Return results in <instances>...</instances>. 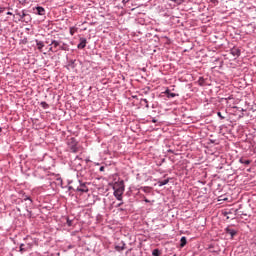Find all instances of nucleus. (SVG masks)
<instances>
[{
  "instance_id": "6e6552de",
  "label": "nucleus",
  "mask_w": 256,
  "mask_h": 256,
  "mask_svg": "<svg viewBox=\"0 0 256 256\" xmlns=\"http://www.w3.org/2000/svg\"><path fill=\"white\" fill-rule=\"evenodd\" d=\"M231 54L233 55V57L237 58L241 55V50L234 47L231 49Z\"/></svg>"
},
{
  "instance_id": "4468645a",
  "label": "nucleus",
  "mask_w": 256,
  "mask_h": 256,
  "mask_svg": "<svg viewBox=\"0 0 256 256\" xmlns=\"http://www.w3.org/2000/svg\"><path fill=\"white\" fill-rule=\"evenodd\" d=\"M168 183H169V178H167L165 180L158 181L159 187H163V186L167 185Z\"/></svg>"
},
{
  "instance_id": "473e14b6",
  "label": "nucleus",
  "mask_w": 256,
  "mask_h": 256,
  "mask_svg": "<svg viewBox=\"0 0 256 256\" xmlns=\"http://www.w3.org/2000/svg\"><path fill=\"white\" fill-rule=\"evenodd\" d=\"M121 205H123V200L116 207H121Z\"/></svg>"
},
{
  "instance_id": "4c0bfd02",
  "label": "nucleus",
  "mask_w": 256,
  "mask_h": 256,
  "mask_svg": "<svg viewBox=\"0 0 256 256\" xmlns=\"http://www.w3.org/2000/svg\"><path fill=\"white\" fill-rule=\"evenodd\" d=\"M168 153H173V150H168Z\"/></svg>"
},
{
  "instance_id": "412c9836",
  "label": "nucleus",
  "mask_w": 256,
  "mask_h": 256,
  "mask_svg": "<svg viewBox=\"0 0 256 256\" xmlns=\"http://www.w3.org/2000/svg\"><path fill=\"white\" fill-rule=\"evenodd\" d=\"M40 105L43 109H47L49 107V104H47V102H41Z\"/></svg>"
},
{
  "instance_id": "a19ab883",
  "label": "nucleus",
  "mask_w": 256,
  "mask_h": 256,
  "mask_svg": "<svg viewBox=\"0 0 256 256\" xmlns=\"http://www.w3.org/2000/svg\"><path fill=\"white\" fill-rule=\"evenodd\" d=\"M174 256H177V255H174Z\"/></svg>"
},
{
  "instance_id": "dca6fc26",
  "label": "nucleus",
  "mask_w": 256,
  "mask_h": 256,
  "mask_svg": "<svg viewBox=\"0 0 256 256\" xmlns=\"http://www.w3.org/2000/svg\"><path fill=\"white\" fill-rule=\"evenodd\" d=\"M27 251V249L25 248V244H20V247H19V252L21 254L25 253Z\"/></svg>"
},
{
  "instance_id": "5701e85b",
  "label": "nucleus",
  "mask_w": 256,
  "mask_h": 256,
  "mask_svg": "<svg viewBox=\"0 0 256 256\" xmlns=\"http://www.w3.org/2000/svg\"><path fill=\"white\" fill-rule=\"evenodd\" d=\"M217 115L219 116L220 119H225V116H223L221 112H217Z\"/></svg>"
},
{
  "instance_id": "1a4fd4ad",
  "label": "nucleus",
  "mask_w": 256,
  "mask_h": 256,
  "mask_svg": "<svg viewBox=\"0 0 256 256\" xmlns=\"http://www.w3.org/2000/svg\"><path fill=\"white\" fill-rule=\"evenodd\" d=\"M165 95H167L168 99H173L174 97H179V94L173 93L169 89H167L165 91Z\"/></svg>"
},
{
  "instance_id": "a211bd4d",
  "label": "nucleus",
  "mask_w": 256,
  "mask_h": 256,
  "mask_svg": "<svg viewBox=\"0 0 256 256\" xmlns=\"http://www.w3.org/2000/svg\"><path fill=\"white\" fill-rule=\"evenodd\" d=\"M24 22H25V23L31 22V15L26 14V16L24 17Z\"/></svg>"
},
{
  "instance_id": "ddd939ff",
  "label": "nucleus",
  "mask_w": 256,
  "mask_h": 256,
  "mask_svg": "<svg viewBox=\"0 0 256 256\" xmlns=\"http://www.w3.org/2000/svg\"><path fill=\"white\" fill-rule=\"evenodd\" d=\"M239 163H241L242 165H251V160L240 158Z\"/></svg>"
},
{
  "instance_id": "58836bf2",
  "label": "nucleus",
  "mask_w": 256,
  "mask_h": 256,
  "mask_svg": "<svg viewBox=\"0 0 256 256\" xmlns=\"http://www.w3.org/2000/svg\"><path fill=\"white\" fill-rule=\"evenodd\" d=\"M3 131V128L2 127H0V133Z\"/></svg>"
},
{
  "instance_id": "39448f33",
  "label": "nucleus",
  "mask_w": 256,
  "mask_h": 256,
  "mask_svg": "<svg viewBox=\"0 0 256 256\" xmlns=\"http://www.w3.org/2000/svg\"><path fill=\"white\" fill-rule=\"evenodd\" d=\"M87 47V38H80V43L77 45L78 49H85Z\"/></svg>"
},
{
  "instance_id": "b1692460",
  "label": "nucleus",
  "mask_w": 256,
  "mask_h": 256,
  "mask_svg": "<svg viewBox=\"0 0 256 256\" xmlns=\"http://www.w3.org/2000/svg\"><path fill=\"white\" fill-rule=\"evenodd\" d=\"M172 1L173 3H176V5H181V2H179V0H170Z\"/></svg>"
},
{
  "instance_id": "cd10ccee",
  "label": "nucleus",
  "mask_w": 256,
  "mask_h": 256,
  "mask_svg": "<svg viewBox=\"0 0 256 256\" xmlns=\"http://www.w3.org/2000/svg\"><path fill=\"white\" fill-rule=\"evenodd\" d=\"M99 171H101V172L105 171V166H101V167L99 168Z\"/></svg>"
},
{
  "instance_id": "20e7f679",
  "label": "nucleus",
  "mask_w": 256,
  "mask_h": 256,
  "mask_svg": "<svg viewBox=\"0 0 256 256\" xmlns=\"http://www.w3.org/2000/svg\"><path fill=\"white\" fill-rule=\"evenodd\" d=\"M114 197L117 199V201H123V190L121 189L114 190Z\"/></svg>"
},
{
  "instance_id": "f3484780",
  "label": "nucleus",
  "mask_w": 256,
  "mask_h": 256,
  "mask_svg": "<svg viewBox=\"0 0 256 256\" xmlns=\"http://www.w3.org/2000/svg\"><path fill=\"white\" fill-rule=\"evenodd\" d=\"M153 256H161V250L160 249H154L152 251Z\"/></svg>"
},
{
  "instance_id": "423d86ee",
  "label": "nucleus",
  "mask_w": 256,
  "mask_h": 256,
  "mask_svg": "<svg viewBox=\"0 0 256 256\" xmlns=\"http://www.w3.org/2000/svg\"><path fill=\"white\" fill-rule=\"evenodd\" d=\"M34 11H36V15H45V8H43L42 6H37L35 8H33Z\"/></svg>"
},
{
  "instance_id": "ea45409f",
  "label": "nucleus",
  "mask_w": 256,
  "mask_h": 256,
  "mask_svg": "<svg viewBox=\"0 0 256 256\" xmlns=\"http://www.w3.org/2000/svg\"><path fill=\"white\" fill-rule=\"evenodd\" d=\"M235 211V213H237V210H234Z\"/></svg>"
},
{
  "instance_id": "0eeeda50",
  "label": "nucleus",
  "mask_w": 256,
  "mask_h": 256,
  "mask_svg": "<svg viewBox=\"0 0 256 256\" xmlns=\"http://www.w3.org/2000/svg\"><path fill=\"white\" fill-rule=\"evenodd\" d=\"M225 232H226L228 235H230L231 239H233V237H235V235H237V230L231 229V228H229V227H227V228L225 229Z\"/></svg>"
},
{
  "instance_id": "f704fd0d",
  "label": "nucleus",
  "mask_w": 256,
  "mask_h": 256,
  "mask_svg": "<svg viewBox=\"0 0 256 256\" xmlns=\"http://www.w3.org/2000/svg\"><path fill=\"white\" fill-rule=\"evenodd\" d=\"M152 123H157V119L153 118Z\"/></svg>"
},
{
  "instance_id": "a878e982",
  "label": "nucleus",
  "mask_w": 256,
  "mask_h": 256,
  "mask_svg": "<svg viewBox=\"0 0 256 256\" xmlns=\"http://www.w3.org/2000/svg\"><path fill=\"white\" fill-rule=\"evenodd\" d=\"M231 213H232L231 210H229V211L224 212V215H225V216L231 215Z\"/></svg>"
},
{
  "instance_id": "bb28decb",
  "label": "nucleus",
  "mask_w": 256,
  "mask_h": 256,
  "mask_svg": "<svg viewBox=\"0 0 256 256\" xmlns=\"http://www.w3.org/2000/svg\"><path fill=\"white\" fill-rule=\"evenodd\" d=\"M123 5H126L129 3V0H122Z\"/></svg>"
},
{
  "instance_id": "f03ea898",
  "label": "nucleus",
  "mask_w": 256,
  "mask_h": 256,
  "mask_svg": "<svg viewBox=\"0 0 256 256\" xmlns=\"http://www.w3.org/2000/svg\"><path fill=\"white\" fill-rule=\"evenodd\" d=\"M79 185L76 187V191L79 193H89V187H87V182L78 180Z\"/></svg>"
},
{
  "instance_id": "9d476101",
  "label": "nucleus",
  "mask_w": 256,
  "mask_h": 256,
  "mask_svg": "<svg viewBox=\"0 0 256 256\" xmlns=\"http://www.w3.org/2000/svg\"><path fill=\"white\" fill-rule=\"evenodd\" d=\"M16 15L20 17L19 21H24L25 17H27V13H25V10H23L22 13L21 12L16 13Z\"/></svg>"
},
{
  "instance_id": "c756f323",
  "label": "nucleus",
  "mask_w": 256,
  "mask_h": 256,
  "mask_svg": "<svg viewBox=\"0 0 256 256\" xmlns=\"http://www.w3.org/2000/svg\"><path fill=\"white\" fill-rule=\"evenodd\" d=\"M144 193H147V187L141 188Z\"/></svg>"
},
{
  "instance_id": "393cba45",
  "label": "nucleus",
  "mask_w": 256,
  "mask_h": 256,
  "mask_svg": "<svg viewBox=\"0 0 256 256\" xmlns=\"http://www.w3.org/2000/svg\"><path fill=\"white\" fill-rule=\"evenodd\" d=\"M68 191H77V190L73 186H69Z\"/></svg>"
},
{
  "instance_id": "aec40b11",
  "label": "nucleus",
  "mask_w": 256,
  "mask_h": 256,
  "mask_svg": "<svg viewBox=\"0 0 256 256\" xmlns=\"http://www.w3.org/2000/svg\"><path fill=\"white\" fill-rule=\"evenodd\" d=\"M66 223L68 227H73V220L67 218Z\"/></svg>"
},
{
  "instance_id": "f257e3e1",
  "label": "nucleus",
  "mask_w": 256,
  "mask_h": 256,
  "mask_svg": "<svg viewBox=\"0 0 256 256\" xmlns=\"http://www.w3.org/2000/svg\"><path fill=\"white\" fill-rule=\"evenodd\" d=\"M67 145L71 153H79V142H77V139L70 138Z\"/></svg>"
},
{
  "instance_id": "7c9ffc66",
  "label": "nucleus",
  "mask_w": 256,
  "mask_h": 256,
  "mask_svg": "<svg viewBox=\"0 0 256 256\" xmlns=\"http://www.w3.org/2000/svg\"><path fill=\"white\" fill-rule=\"evenodd\" d=\"M144 201H145V203H151V201H149V199H147L145 197H144Z\"/></svg>"
},
{
  "instance_id": "4be33fe9",
  "label": "nucleus",
  "mask_w": 256,
  "mask_h": 256,
  "mask_svg": "<svg viewBox=\"0 0 256 256\" xmlns=\"http://www.w3.org/2000/svg\"><path fill=\"white\" fill-rule=\"evenodd\" d=\"M142 101L146 104V109H149V101L147 99H142Z\"/></svg>"
},
{
  "instance_id": "6ab92c4d",
  "label": "nucleus",
  "mask_w": 256,
  "mask_h": 256,
  "mask_svg": "<svg viewBox=\"0 0 256 256\" xmlns=\"http://www.w3.org/2000/svg\"><path fill=\"white\" fill-rule=\"evenodd\" d=\"M24 201H29V205H33V200L29 196H25Z\"/></svg>"
},
{
  "instance_id": "9b49d317",
  "label": "nucleus",
  "mask_w": 256,
  "mask_h": 256,
  "mask_svg": "<svg viewBox=\"0 0 256 256\" xmlns=\"http://www.w3.org/2000/svg\"><path fill=\"white\" fill-rule=\"evenodd\" d=\"M116 251H125V242H121V245L115 246Z\"/></svg>"
},
{
  "instance_id": "f8f14e48",
  "label": "nucleus",
  "mask_w": 256,
  "mask_h": 256,
  "mask_svg": "<svg viewBox=\"0 0 256 256\" xmlns=\"http://www.w3.org/2000/svg\"><path fill=\"white\" fill-rule=\"evenodd\" d=\"M187 245V237L182 236L180 239V247H185Z\"/></svg>"
},
{
  "instance_id": "e433bc0d",
  "label": "nucleus",
  "mask_w": 256,
  "mask_h": 256,
  "mask_svg": "<svg viewBox=\"0 0 256 256\" xmlns=\"http://www.w3.org/2000/svg\"><path fill=\"white\" fill-rule=\"evenodd\" d=\"M0 13H3V8H0Z\"/></svg>"
},
{
  "instance_id": "c9c22d12",
  "label": "nucleus",
  "mask_w": 256,
  "mask_h": 256,
  "mask_svg": "<svg viewBox=\"0 0 256 256\" xmlns=\"http://www.w3.org/2000/svg\"><path fill=\"white\" fill-rule=\"evenodd\" d=\"M6 15H13V12H7Z\"/></svg>"
},
{
  "instance_id": "c85d7f7f",
  "label": "nucleus",
  "mask_w": 256,
  "mask_h": 256,
  "mask_svg": "<svg viewBox=\"0 0 256 256\" xmlns=\"http://www.w3.org/2000/svg\"><path fill=\"white\" fill-rule=\"evenodd\" d=\"M223 196H220L219 201H227V198H222Z\"/></svg>"
},
{
  "instance_id": "72a5a7b5",
  "label": "nucleus",
  "mask_w": 256,
  "mask_h": 256,
  "mask_svg": "<svg viewBox=\"0 0 256 256\" xmlns=\"http://www.w3.org/2000/svg\"><path fill=\"white\" fill-rule=\"evenodd\" d=\"M28 213V216L31 217V211H29V209L26 210Z\"/></svg>"
},
{
  "instance_id": "2f4dec72",
  "label": "nucleus",
  "mask_w": 256,
  "mask_h": 256,
  "mask_svg": "<svg viewBox=\"0 0 256 256\" xmlns=\"http://www.w3.org/2000/svg\"><path fill=\"white\" fill-rule=\"evenodd\" d=\"M74 33H75V32L73 31V28H70V34H71V35H74Z\"/></svg>"
},
{
  "instance_id": "7ed1b4c3",
  "label": "nucleus",
  "mask_w": 256,
  "mask_h": 256,
  "mask_svg": "<svg viewBox=\"0 0 256 256\" xmlns=\"http://www.w3.org/2000/svg\"><path fill=\"white\" fill-rule=\"evenodd\" d=\"M50 45L51 47L49 48V51H52L53 53H57V51H59V45H61V42L57 40H52Z\"/></svg>"
},
{
  "instance_id": "2eb2a0df",
  "label": "nucleus",
  "mask_w": 256,
  "mask_h": 256,
  "mask_svg": "<svg viewBox=\"0 0 256 256\" xmlns=\"http://www.w3.org/2000/svg\"><path fill=\"white\" fill-rule=\"evenodd\" d=\"M36 45L39 50L43 49L45 47V43L43 41L36 40Z\"/></svg>"
}]
</instances>
